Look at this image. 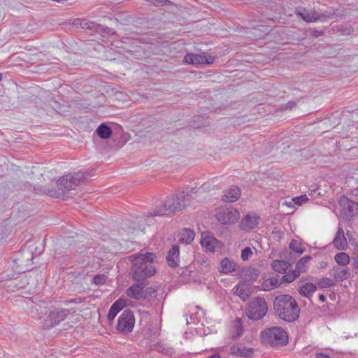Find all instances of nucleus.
<instances>
[{"label": "nucleus", "instance_id": "9", "mask_svg": "<svg viewBox=\"0 0 358 358\" xmlns=\"http://www.w3.org/2000/svg\"><path fill=\"white\" fill-rule=\"evenodd\" d=\"M69 309L55 308L50 311L44 320V327L46 329H51L55 325L64 321L69 314Z\"/></svg>", "mask_w": 358, "mask_h": 358}, {"label": "nucleus", "instance_id": "7", "mask_svg": "<svg viewBox=\"0 0 358 358\" xmlns=\"http://www.w3.org/2000/svg\"><path fill=\"white\" fill-rule=\"evenodd\" d=\"M134 324L135 318L133 312L126 309L119 317L116 329L122 334H128L132 331Z\"/></svg>", "mask_w": 358, "mask_h": 358}, {"label": "nucleus", "instance_id": "31", "mask_svg": "<svg viewBox=\"0 0 358 358\" xmlns=\"http://www.w3.org/2000/svg\"><path fill=\"white\" fill-rule=\"evenodd\" d=\"M243 328L241 319H236L231 327V334L234 338L240 337L243 333Z\"/></svg>", "mask_w": 358, "mask_h": 358}, {"label": "nucleus", "instance_id": "10", "mask_svg": "<svg viewBox=\"0 0 358 358\" xmlns=\"http://www.w3.org/2000/svg\"><path fill=\"white\" fill-rule=\"evenodd\" d=\"M200 243L206 252H214L216 248H221V242L218 241L211 233L202 232Z\"/></svg>", "mask_w": 358, "mask_h": 358}, {"label": "nucleus", "instance_id": "53", "mask_svg": "<svg viewBox=\"0 0 358 358\" xmlns=\"http://www.w3.org/2000/svg\"><path fill=\"white\" fill-rule=\"evenodd\" d=\"M318 297L322 302H324L326 300V296L324 294H320Z\"/></svg>", "mask_w": 358, "mask_h": 358}, {"label": "nucleus", "instance_id": "57", "mask_svg": "<svg viewBox=\"0 0 358 358\" xmlns=\"http://www.w3.org/2000/svg\"><path fill=\"white\" fill-rule=\"evenodd\" d=\"M324 266H327V264H322V267H324Z\"/></svg>", "mask_w": 358, "mask_h": 358}, {"label": "nucleus", "instance_id": "35", "mask_svg": "<svg viewBox=\"0 0 358 358\" xmlns=\"http://www.w3.org/2000/svg\"><path fill=\"white\" fill-rule=\"evenodd\" d=\"M289 248L292 251L297 254L298 256L302 255L305 251V248L302 246L301 243L295 239L290 242Z\"/></svg>", "mask_w": 358, "mask_h": 358}, {"label": "nucleus", "instance_id": "27", "mask_svg": "<svg viewBox=\"0 0 358 358\" xmlns=\"http://www.w3.org/2000/svg\"><path fill=\"white\" fill-rule=\"evenodd\" d=\"M278 278L279 275H277L275 277H272L264 280L261 285V290L270 291L279 287L280 284Z\"/></svg>", "mask_w": 358, "mask_h": 358}, {"label": "nucleus", "instance_id": "16", "mask_svg": "<svg viewBox=\"0 0 358 358\" xmlns=\"http://www.w3.org/2000/svg\"><path fill=\"white\" fill-rule=\"evenodd\" d=\"M179 257V246L178 245H173L169 250L166 258L167 264L172 268L177 267L178 266Z\"/></svg>", "mask_w": 358, "mask_h": 358}, {"label": "nucleus", "instance_id": "44", "mask_svg": "<svg viewBox=\"0 0 358 358\" xmlns=\"http://www.w3.org/2000/svg\"><path fill=\"white\" fill-rule=\"evenodd\" d=\"M106 278L105 275H96L93 278V282L96 285H103L106 282Z\"/></svg>", "mask_w": 358, "mask_h": 358}, {"label": "nucleus", "instance_id": "26", "mask_svg": "<svg viewBox=\"0 0 358 358\" xmlns=\"http://www.w3.org/2000/svg\"><path fill=\"white\" fill-rule=\"evenodd\" d=\"M195 234L193 230L188 228H183L179 234V242L181 243L190 244L194 239Z\"/></svg>", "mask_w": 358, "mask_h": 358}, {"label": "nucleus", "instance_id": "56", "mask_svg": "<svg viewBox=\"0 0 358 358\" xmlns=\"http://www.w3.org/2000/svg\"><path fill=\"white\" fill-rule=\"evenodd\" d=\"M2 75L0 73V80H1Z\"/></svg>", "mask_w": 358, "mask_h": 358}, {"label": "nucleus", "instance_id": "17", "mask_svg": "<svg viewBox=\"0 0 358 358\" xmlns=\"http://www.w3.org/2000/svg\"><path fill=\"white\" fill-rule=\"evenodd\" d=\"M241 193V189L238 187L232 186L223 192L222 200L228 203L235 202L240 198Z\"/></svg>", "mask_w": 358, "mask_h": 358}, {"label": "nucleus", "instance_id": "39", "mask_svg": "<svg viewBox=\"0 0 358 358\" xmlns=\"http://www.w3.org/2000/svg\"><path fill=\"white\" fill-rule=\"evenodd\" d=\"M206 125L205 117L202 115L194 116L190 123V127L198 129Z\"/></svg>", "mask_w": 358, "mask_h": 358}, {"label": "nucleus", "instance_id": "34", "mask_svg": "<svg viewBox=\"0 0 358 358\" xmlns=\"http://www.w3.org/2000/svg\"><path fill=\"white\" fill-rule=\"evenodd\" d=\"M334 259L338 264L345 267H347V265L350 261L349 255L343 252L336 254L334 257Z\"/></svg>", "mask_w": 358, "mask_h": 358}, {"label": "nucleus", "instance_id": "25", "mask_svg": "<svg viewBox=\"0 0 358 358\" xmlns=\"http://www.w3.org/2000/svg\"><path fill=\"white\" fill-rule=\"evenodd\" d=\"M272 268L280 273H286L287 271H291V264L285 260H274L271 263Z\"/></svg>", "mask_w": 358, "mask_h": 358}, {"label": "nucleus", "instance_id": "6", "mask_svg": "<svg viewBox=\"0 0 358 358\" xmlns=\"http://www.w3.org/2000/svg\"><path fill=\"white\" fill-rule=\"evenodd\" d=\"M268 312L266 300L260 296L252 299L247 304L245 315L252 320H262Z\"/></svg>", "mask_w": 358, "mask_h": 358}, {"label": "nucleus", "instance_id": "28", "mask_svg": "<svg viewBox=\"0 0 358 358\" xmlns=\"http://www.w3.org/2000/svg\"><path fill=\"white\" fill-rule=\"evenodd\" d=\"M12 227L8 220L0 223V243H3L11 234Z\"/></svg>", "mask_w": 358, "mask_h": 358}, {"label": "nucleus", "instance_id": "11", "mask_svg": "<svg viewBox=\"0 0 358 358\" xmlns=\"http://www.w3.org/2000/svg\"><path fill=\"white\" fill-rule=\"evenodd\" d=\"M185 61L191 64H213L215 57L203 52L201 54L187 53L184 58Z\"/></svg>", "mask_w": 358, "mask_h": 358}, {"label": "nucleus", "instance_id": "36", "mask_svg": "<svg viewBox=\"0 0 358 358\" xmlns=\"http://www.w3.org/2000/svg\"><path fill=\"white\" fill-rule=\"evenodd\" d=\"M157 297V289L149 287L143 288L142 299L150 301Z\"/></svg>", "mask_w": 358, "mask_h": 358}, {"label": "nucleus", "instance_id": "15", "mask_svg": "<svg viewBox=\"0 0 358 358\" xmlns=\"http://www.w3.org/2000/svg\"><path fill=\"white\" fill-rule=\"evenodd\" d=\"M251 289V284L247 281L242 280L236 285L235 294L245 301L250 296Z\"/></svg>", "mask_w": 358, "mask_h": 358}, {"label": "nucleus", "instance_id": "46", "mask_svg": "<svg viewBox=\"0 0 358 358\" xmlns=\"http://www.w3.org/2000/svg\"><path fill=\"white\" fill-rule=\"evenodd\" d=\"M18 262L19 259H13L14 266H15V268L17 269V272L25 273L27 270L24 269L23 268H21V265L18 264Z\"/></svg>", "mask_w": 358, "mask_h": 358}, {"label": "nucleus", "instance_id": "24", "mask_svg": "<svg viewBox=\"0 0 358 358\" xmlns=\"http://www.w3.org/2000/svg\"><path fill=\"white\" fill-rule=\"evenodd\" d=\"M253 349L251 348L242 347L236 345H233L230 349L231 355L243 357H250L253 354Z\"/></svg>", "mask_w": 358, "mask_h": 358}, {"label": "nucleus", "instance_id": "48", "mask_svg": "<svg viewBox=\"0 0 358 358\" xmlns=\"http://www.w3.org/2000/svg\"><path fill=\"white\" fill-rule=\"evenodd\" d=\"M295 106H296V102L290 101L286 103L284 108L286 110H287V109L292 110Z\"/></svg>", "mask_w": 358, "mask_h": 358}, {"label": "nucleus", "instance_id": "43", "mask_svg": "<svg viewBox=\"0 0 358 358\" xmlns=\"http://www.w3.org/2000/svg\"><path fill=\"white\" fill-rule=\"evenodd\" d=\"M152 3L155 6H175L176 7L178 6L177 4L171 2L169 0H154Z\"/></svg>", "mask_w": 358, "mask_h": 358}, {"label": "nucleus", "instance_id": "5", "mask_svg": "<svg viewBox=\"0 0 358 358\" xmlns=\"http://www.w3.org/2000/svg\"><path fill=\"white\" fill-rule=\"evenodd\" d=\"M90 176L87 171L69 173L60 178L57 181V185L59 189L63 191L64 193H69L71 190L76 189L80 182Z\"/></svg>", "mask_w": 358, "mask_h": 358}, {"label": "nucleus", "instance_id": "33", "mask_svg": "<svg viewBox=\"0 0 358 358\" xmlns=\"http://www.w3.org/2000/svg\"><path fill=\"white\" fill-rule=\"evenodd\" d=\"M312 259V257L310 255L301 258L296 263L294 271L301 273H304L306 269L307 263Z\"/></svg>", "mask_w": 358, "mask_h": 358}, {"label": "nucleus", "instance_id": "23", "mask_svg": "<svg viewBox=\"0 0 358 358\" xmlns=\"http://www.w3.org/2000/svg\"><path fill=\"white\" fill-rule=\"evenodd\" d=\"M259 275V270L252 267L245 268L242 271L243 280L251 285L258 278Z\"/></svg>", "mask_w": 358, "mask_h": 358}, {"label": "nucleus", "instance_id": "3", "mask_svg": "<svg viewBox=\"0 0 358 358\" xmlns=\"http://www.w3.org/2000/svg\"><path fill=\"white\" fill-rule=\"evenodd\" d=\"M275 314L282 320L288 322L296 321L300 313V308L296 299L289 294H280L273 300Z\"/></svg>", "mask_w": 358, "mask_h": 358}, {"label": "nucleus", "instance_id": "18", "mask_svg": "<svg viewBox=\"0 0 358 358\" xmlns=\"http://www.w3.org/2000/svg\"><path fill=\"white\" fill-rule=\"evenodd\" d=\"M330 274L334 277L336 281H343L347 280L350 276V269L348 267L340 268L338 266H334L330 270Z\"/></svg>", "mask_w": 358, "mask_h": 358}, {"label": "nucleus", "instance_id": "20", "mask_svg": "<svg viewBox=\"0 0 358 358\" xmlns=\"http://www.w3.org/2000/svg\"><path fill=\"white\" fill-rule=\"evenodd\" d=\"M239 266L234 261L229 259L228 257H224L220 262V272L222 273H229L233 271H237Z\"/></svg>", "mask_w": 358, "mask_h": 358}, {"label": "nucleus", "instance_id": "49", "mask_svg": "<svg viewBox=\"0 0 358 358\" xmlns=\"http://www.w3.org/2000/svg\"><path fill=\"white\" fill-rule=\"evenodd\" d=\"M352 267L353 268L358 270V254L356 257L352 258Z\"/></svg>", "mask_w": 358, "mask_h": 358}, {"label": "nucleus", "instance_id": "51", "mask_svg": "<svg viewBox=\"0 0 358 358\" xmlns=\"http://www.w3.org/2000/svg\"><path fill=\"white\" fill-rule=\"evenodd\" d=\"M34 190L35 192H36L37 193H39V192H45V189H43V188L42 187H38V188L34 187Z\"/></svg>", "mask_w": 358, "mask_h": 358}, {"label": "nucleus", "instance_id": "19", "mask_svg": "<svg viewBox=\"0 0 358 358\" xmlns=\"http://www.w3.org/2000/svg\"><path fill=\"white\" fill-rule=\"evenodd\" d=\"M127 301L128 300L120 298L113 303L107 316L109 321H112L115 319L117 314L127 306Z\"/></svg>", "mask_w": 358, "mask_h": 358}, {"label": "nucleus", "instance_id": "52", "mask_svg": "<svg viewBox=\"0 0 358 358\" xmlns=\"http://www.w3.org/2000/svg\"><path fill=\"white\" fill-rule=\"evenodd\" d=\"M6 357V353L4 350L0 348V358H5Z\"/></svg>", "mask_w": 358, "mask_h": 358}, {"label": "nucleus", "instance_id": "41", "mask_svg": "<svg viewBox=\"0 0 358 358\" xmlns=\"http://www.w3.org/2000/svg\"><path fill=\"white\" fill-rule=\"evenodd\" d=\"M317 285L321 288H329L334 285V282L329 278H322L316 280Z\"/></svg>", "mask_w": 358, "mask_h": 358}, {"label": "nucleus", "instance_id": "12", "mask_svg": "<svg viewBox=\"0 0 358 358\" xmlns=\"http://www.w3.org/2000/svg\"><path fill=\"white\" fill-rule=\"evenodd\" d=\"M80 25L82 29L94 30V31L98 32L103 36H110L115 34V31L111 28L105 27L94 22L88 21L87 20H83Z\"/></svg>", "mask_w": 358, "mask_h": 358}, {"label": "nucleus", "instance_id": "50", "mask_svg": "<svg viewBox=\"0 0 358 358\" xmlns=\"http://www.w3.org/2000/svg\"><path fill=\"white\" fill-rule=\"evenodd\" d=\"M315 358H331V357L327 354L317 353L315 355Z\"/></svg>", "mask_w": 358, "mask_h": 358}, {"label": "nucleus", "instance_id": "1", "mask_svg": "<svg viewBox=\"0 0 358 358\" xmlns=\"http://www.w3.org/2000/svg\"><path fill=\"white\" fill-rule=\"evenodd\" d=\"M130 258L132 262L131 274L135 281H144L155 274L156 268L154 262L157 257L155 253L139 252L131 255Z\"/></svg>", "mask_w": 358, "mask_h": 358}, {"label": "nucleus", "instance_id": "4", "mask_svg": "<svg viewBox=\"0 0 358 358\" xmlns=\"http://www.w3.org/2000/svg\"><path fill=\"white\" fill-rule=\"evenodd\" d=\"M263 342L272 348H279L288 343L287 333L281 327H272L262 333Z\"/></svg>", "mask_w": 358, "mask_h": 358}, {"label": "nucleus", "instance_id": "59", "mask_svg": "<svg viewBox=\"0 0 358 358\" xmlns=\"http://www.w3.org/2000/svg\"><path fill=\"white\" fill-rule=\"evenodd\" d=\"M324 266H327V264H322V267H324Z\"/></svg>", "mask_w": 358, "mask_h": 358}, {"label": "nucleus", "instance_id": "42", "mask_svg": "<svg viewBox=\"0 0 358 358\" xmlns=\"http://www.w3.org/2000/svg\"><path fill=\"white\" fill-rule=\"evenodd\" d=\"M252 255V249L250 247H245L241 251V259L243 261L248 260Z\"/></svg>", "mask_w": 358, "mask_h": 358}, {"label": "nucleus", "instance_id": "2", "mask_svg": "<svg viewBox=\"0 0 358 358\" xmlns=\"http://www.w3.org/2000/svg\"><path fill=\"white\" fill-rule=\"evenodd\" d=\"M194 188L184 190L178 194L167 198L153 212L150 213L151 216L168 215L176 211L182 210L190 204L192 199V193H195Z\"/></svg>", "mask_w": 358, "mask_h": 358}, {"label": "nucleus", "instance_id": "29", "mask_svg": "<svg viewBox=\"0 0 358 358\" xmlns=\"http://www.w3.org/2000/svg\"><path fill=\"white\" fill-rule=\"evenodd\" d=\"M98 136L103 139H108L112 134V129L106 123L101 124L95 131Z\"/></svg>", "mask_w": 358, "mask_h": 358}, {"label": "nucleus", "instance_id": "47", "mask_svg": "<svg viewBox=\"0 0 358 358\" xmlns=\"http://www.w3.org/2000/svg\"><path fill=\"white\" fill-rule=\"evenodd\" d=\"M324 31L322 30L313 29L310 31V35L313 37L317 38L324 34Z\"/></svg>", "mask_w": 358, "mask_h": 358}, {"label": "nucleus", "instance_id": "32", "mask_svg": "<svg viewBox=\"0 0 358 358\" xmlns=\"http://www.w3.org/2000/svg\"><path fill=\"white\" fill-rule=\"evenodd\" d=\"M311 13L312 9H306L301 7L296 9V14L307 22H312Z\"/></svg>", "mask_w": 358, "mask_h": 358}, {"label": "nucleus", "instance_id": "14", "mask_svg": "<svg viewBox=\"0 0 358 358\" xmlns=\"http://www.w3.org/2000/svg\"><path fill=\"white\" fill-rule=\"evenodd\" d=\"M146 284L144 281L137 282V283H134L131 285L126 290V294L129 297L135 299H141L143 294V288H145Z\"/></svg>", "mask_w": 358, "mask_h": 358}, {"label": "nucleus", "instance_id": "55", "mask_svg": "<svg viewBox=\"0 0 358 358\" xmlns=\"http://www.w3.org/2000/svg\"><path fill=\"white\" fill-rule=\"evenodd\" d=\"M354 194L357 195L358 194V189H356L354 190Z\"/></svg>", "mask_w": 358, "mask_h": 358}, {"label": "nucleus", "instance_id": "45", "mask_svg": "<svg viewBox=\"0 0 358 358\" xmlns=\"http://www.w3.org/2000/svg\"><path fill=\"white\" fill-rule=\"evenodd\" d=\"M293 201H294L295 204L300 206L302 203H305L306 201H308V197L306 194L301 195L299 196L294 198Z\"/></svg>", "mask_w": 358, "mask_h": 358}, {"label": "nucleus", "instance_id": "30", "mask_svg": "<svg viewBox=\"0 0 358 358\" xmlns=\"http://www.w3.org/2000/svg\"><path fill=\"white\" fill-rule=\"evenodd\" d=\"M316 285L311 282H307L300 287L299 292L301 295L306 298H310L313 293L316 291Z\"/></svg>", "mask_w": 358, "mask_h": 358}, {"label": "nucleus", "instance_id": "38", "mask_svg": "<svg viewBox=\"0 0 358 358\" xmlns=\"http://www.w3.org/2000/svg\"><path fill=\"white\" fill-rule=\"evenodd\" d=\"M283 276L280 278V284L282 285L284 282H293L297 277L299 276V272L292 270L289 273H285Z\"/></svg>", "mask_w": 358, "mask_h": 358}, {"label": "nucleus", "instance_id": "54", "mask_svg": "<svg viewBox=\"0 0 358 358\" xmlns=\"http://www.w3.org/2000/svg\"><path fill=\"white\" fill-rule=\"evenodd\" d=\"M208 358H222L219 354H214Z\"/></svg>", "mask_w": 358, "mask_h": 358}, {"label": "nucleus", "instance_id": "37", "mask_svg": "<svg viewBox=\"0 0 358 358\" xmlns=\"http://www.w3.org/2000/svg\"><path fill=\"white\" fill-rule=\"evenodd\" d=\"M334 14H335L334 12V13L327 12L326 13H321L316 10H312V13H311L312 22H316L318 20H323V19H325L327 17L330 18Z\"/></svg>", "mask_w": 358, "mask_h": 358}, {"label": "nucleus", "instance_id": "8", "mask_svg": "<svg viewBox=\"0 0 358 358\" xmlns=\"http://www.w3.org/2000/svg\"><path fill=\"white\" fill-rule=\"evenodd\" d=\"M217 220L222 224L235 223L240 217L239 212L233 207L222 206L215 214Z\"/></svg>", "mask_w": 358, "mask_h": 358}, {"label": "nucleus", "instance_id": "21", "mask_svg": "<svg viewBox=\"0 0 358 358\" xmlns=\"http://www.w3.org/2000/svg\"><path fill=\"white\" fill-rule=\"evenodd\" d=\"M339 203L345 209H347L352 215L358 213V203L350 200L348 197L343 196L339 200Z\"/></svg>", "mask_w": 358, "mask_h": 358}, {"label": "nucleus", "instance_id": "40", "mask_svg": "<svg viewBox=\"0 0 358 358\" xmlns=\"http://www.w3.org/2000/svg\"><path fill=\"white\" fill-rule=\"evenodd\" d=\"M29 284L26 275L23 276L19 282H13L9 287H12L14 291L15 289L16 290L24 288L26 285Z\"/></svg>", "mask_w": 358, "mask_h": 358}, {"label": "nucleus", "instance_id": "13", "mask_svg": "<svg viewBox=\"0 0 358 358\" xmlns=\"http://www.w3.org/2000/svg\"><path fill=\"white\" fill-rule=\"evenodd\" d=\"M257 217L254 215H246L240 222L239 227L242 231H250L257 226Z\"/></svg>", "mask_w": 358, "mask_h": 358}, {"label": "nucleus", "instance_id": "58", "mask_svg": "<svg viewBox=\"0 0 358 358\" xmlns=\"http://www.w3.org/2000/svg\"><path fill=\"white\" fill-rule=\"evenodd\" d=\"M324 266H327V264H322V267H324Z\"/></svg>", "mask_w": 358, "mask_h": 358}, {"label": "nucleus", "instance_id": "22", "mask_svg": "<svg viewBox=\"0 0 358 358\" xmlns=\"http://www.w3.org/2000/svg\"><path fill=\"white\" fill-rule=\"evenodd\" d=\"M333 243L338 250H345L348 246L347 239L344 235V231L340 226L338 228L337 233L334 238Z\"/></svg>", "mask_w": 358, "mask_h": 358}]
</instances>
